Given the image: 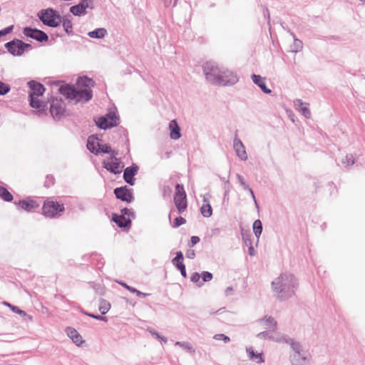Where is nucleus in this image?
Segmentation results:
<instances>
[{
  "mask_svg": "<svg viewBox=\"0 0 365 365\" xmlns=\"http://www.w3.org/2000/svg\"><path fill=\"white\" fill-rule=\"evenodd\" d=\"M87 35L91 38L102 39L108 35V31L105 28H96L88 31Z\"/></svg>",
  "mask_w": 365,
  "mask_h": 365,
  "instance_id": "c85d7f7f",
  "label": "nucleus"
},
{
  "mask_svg": "<svg viewBox=\"0 0 365 365\" xmlns=\"http://www.w3.org/2000/svg\"><path fill=\"white\" fill-rule=\"evenodd\" d=\"M23 34L26 36L34 39L39 43L47 42L48 41L47 34L37 28L26 26L23 29Z\"/></svg>",
  "mask_w": 365,
  "mask_h": 365,
  "instance_id": "f8f14e48",
  "label": "nucleus"
},
{
  "mask_svg": "<svg viewBox=\"0 0 365 365\" xmlns=\"http://www.w3.org/2000/svg\"><path fill=\"white\" fill-rule=\"evenodd\" d=\"M173 202L179 214L183 213L187 210V198L182 184L176 183Z\"/></svg>",
  "mask_w": 365,
  "mask_h": 365,
  "instance_id": "1a4fd4ad",
  "label": "nucleus"
},
{
  "mask_svg": "<svg viewBox=\"0 0 365 365\" xmlns=\"http://www.w3.org/2000/svg\"><path fill=\"white\" fill-rule=\"evenodd\" d=\"M200 278H202V280L200 281V284H198V287L203 286L205 282L211 281L213 278V274L210 272L203 271L200 274Z\"/></svg>",
  "mask_w": 365,
  "mask_h": 365,
  "instance_id": "a19ab883",
  "label": "nucleus"
},
{
  "mask_svg": "<svg viewBox=\"0 0 365 365\" xmlns=\"http://www.w3.org/2000/svg\"><path fill=\"white\" fill-rule=\"evenodd\" d=\"M119 132H120V134L123 135L125 140V144L126 145V149L128 153L130 152V145H129V139H128V131L127 129L124 128L123 127H120L118 129Z\"/></svg>",
  "mask_w": 365,
  "mask_h": 365,
  "instance_id": "3c124183",
  "label": "nucleus"
},
{
  "mask_svg": "<svg viewBox=\"0 0 365 365\" xmlns=\"http://www.w3.org/2000/svg\"><path fill=\"white\" fill-rule=\"evenodd\" d=\"M239 81L236 73L228 69L222 68L218 79V86H232Z\"/></svg>",
  "mask_w": 365,
  "mask_h": 365,
  "instance_id": "9d476101",
  "label": "nucleus"
},
{
  "mask_svg": "<svg viewBox=\"0 0 365 365\" xmlns=\"http://www.w3.org/2000/svg\"><path fill=\"white\" fill-rule=\"evenodd\" d=\"M83 260L88 261L89 260L91 262L94 263L96 262V265L97 269H101L105 264L103 258L101 255L97 252H93L91 255H84L82 256Z\"/></svg>",
  "mask_w": 365,
  "mask_h": 365,
  "instance_id": "412c9836",
  "label": "nucleus"
},
{
  "mask_svg": "<svg viewBox=\"0 0 365 365\" xmlns=\"http://www.w3.org/2000/svg\"><path fill=\"white\" fill-rule=\"evenodd\" d=\"M259 322H264L266 325L272 331H274L277 328V322L272 316H265L259 319Z\"/></svg>",
  "mask_w": 365,
  "mask_h": 365,
  "instance_id": "c9c22d12",
  "label": "nucleus"
},
{
  "mask_svg": "<svg viewBox=\"0 0 365 365\" xmlns=\"http://www.w3.org/2000/svg\"><path fill=\"white\" fill-rule=\"evenodd\" d=\"M247 354L250 360H257L258 363L264 362V356L263 352L257 353L255 351L252 346L246 347Z\"/></svg>",
  "mask_w": 365,
  "mask_h": 365,
  "instance_id": "bb28decb",
  "label": "nucleus"
},
{
  "mask_svg": "<svg viewBox=\"0 0 365 365\" xmlns=\"http://www.w3.org/2000/svg\"><path fill=\"white\" fill-rule=\"evenodd\" d=\"M190 281L198 287L200 284V274L197 272H193L190 276Z\"/></svg>",
  "mask_w": 365,
  "mask_h": 365,
  "instance_id": "bf43d9fd",
  "label": "nucleus"
},
{
  "mask_svg": "<svg viewBox=\"0 0 365 365\" xmlns=\"http://www.w3.org/2000/svg\"><path fill=\"white\" fill-rule=\"evenodd\" d=\"M65 211V207L63 203L53 201L50 198L46 199L41 207V215L50 219L58 218Z\"/></svg>",
  "mask_w": 365,
  "mask_h": 365,
  "instance_id": "39448f33",
  "label": "nucleus"
},
{
  "mask_svg": "<svg viewBox=\"0 0 365 365\" xmlns=\"http://www.w3.org/2000/svg\"><path fill=\"white\" fill-rule=\"evenodd\" d=\"M110 307L111 305L109 302L103 298L100 299L98 310L102 315H105L110 310Z\"/></svg>",
  "mask_w": 365,
  "mask_h": 365,
  "instance_id": "ea45409f",
  "label": "nucleus"
},
{
  "mask_svg": "<svg viewBox=\"0 0 365 365\" xmlns=\"http://www.w3.org/2000/svg\"><path fill=\"white\" fill-rule=\"evenodd\" d=\"M91 287L95 289L96 292L99 295H103L105 293V287L101 284L94 282H89Z\"/></svg>",
  "mask_w": 365,
  "mask_h": 365,
  "instance_id": "49530a36",
  "label": "nucleus"
},
{
  "mask_svg": "<svg viewBox=\"0 0 365 365\" xmlns=\"http://www.w3.org/2000/svg\"><path fill=\"white\" fill-rule=\"evenodd\" d=\"M37 16L42 24L51 28H57L61 25V16L53 8H47L40 10Z\"/></svg>",
  "mask_w": 365,
  "mask_h": 365,
  "instance_id": "7ed1b4c3",
  "label": "nucleus"
},
{
  "mask_svg": "<svg viewBox=\"0 0 365 365\" xmlns=\"http://www.w3.org/2000/svg\"><path fill=\"white\" fill-rule=\"evenodd\" d=\"M111 220L115 223L118 227L123 231L128 232L132 225V220L130 217H126L122 214L115 212L112 213Z\"/></svg>",
  "mask_w": 365,
  "mask_h": 365,
  "instance_id": "dca6fc26",
  "label": "nucleus"
},
{
  "mask_svg": "<svg viewBox=\"0 0 365 365\" xmlns=\"http://www.w3.org/2000/svg\"><path fill=\"white\" fill-rule=\"evenodd\" d=\"M55 181L56 180L53 175H47L45 178L43 185L45 187L49 188L55 184Z\"/></svg>",
  "mask_w": 365,
  "mask_h": 365,
  "instance_id": "603ef678",
  "label": "nucleus"
},
{
  "mask_svg": "<svg viewBox=\"0 0 365 365\" xmlns=\"http://www.w3.org/2000/svg\"><path fill=\"white\" fill-rule=\"evenodd\" d=\"M102 165L103 168L114 175L120 174L124 168V166H122L121 164L115 163L108 160H103Z\"/></svg>",
  "mask_w": 365,
  "mask_h": 365,
  "instance_id": "6ab92c4d",
  "label": "nucleus"
},
{
  "mask_svg": "<svg viewBox=\"0 0 365 365\" xmlns=\"http://www.w3.org/2000/svg\"><path fill=\"white\" fill-rule=\"evenodd\" d=\"M291 348L294 351V354L290 356H299V354H304L302 351V344L299 341H295L291 344Z\"/></svg>",
  "mask_w": 365,
  "mask_h": 365,
  "instance_id": "a18cd8bd",
  "label": "nucleus"
},
{
  "mask_svg": "<svg viewBox=\"0 0 365 365\" xmlns=\"http://www.w3.org/2000/svg\"><path fill=\"white\" fill-rule=\"evenodd\" d=\"M343 163H346L348 166L354 164V158L351 154L346 155L345 160L342 161Z\"/></svg>",
  "mask_w": 365,
  "mask_h": 365,
  "instance_id": "052dcab7",
  "label": "nucleus"
},
{
  "mask_svg": "<svg viewBox=\"0 0 365 365\" xmlns=\"http://www.w3.org/2000/svg\"><path fill=\"white\" fill-rule=\"evenodd\" d=\"M230 182H226L225 185L224 186V194L222 198V205H227L229 203V193L230 192Z\"/></svg>",
  "mask_w": 365,
  "mask_h": 365,
  "instance_id": "37998d69",
  "label": "nucleus"
},
{
  "mask_svg": "<svg viewBox=\"0 0 365 365\" xmlns=\"http://www.w3.org/2000/svg\"><path fill=\"white\" fill-rule=\"evenodd\" d=\"M288 33L293 38V43L290 46V51L292 53H298L302 51L303 48V42L296 37V35L291 30H288Z\"/></svg>",
  "mask_w": 365,
  "mask_h": 365,
  "instance_id": "cd10ccee",
  "label": "nucleus"
},
{
  "mask_svg": "<svg viewBox=\"0 0 365 365\" xmlns=\"http://www.w3.org/2000/svg\"><path fill=\"white\" fill-rule=\"evenodd\" d=\"M14 203L19 208L27 212H31L40 206L39 203L30 196L19 200V201H15Z\"/></svg>",
  "mask_w": 365,
  "mask_h": 365,
  "instance_id": "4468645a",
  "label": "nucleus"
},
{
  "mask_svg": "<svg viewBox=\"0 0 365 365\" xmlns=\"http://www.w3.org/2000/svg\"><path fill=\"white\" fill-rule=\"evenodd\" d=\"M171 212H172V210H170V213L168 215V219H169V221H170V226L173 228H178V227H180L181 225H185L186 223L185 218H184L182 216L176 217L174 219V220L172 222L171 221Z\"/></svg>",
  "mask_w": 365,
  "mask_h": 365,
  "instance_id": "4c0bfd02",
  "label": "nucleus"
},
{
  "mask_svg": "<svg viewBox=\"0 0 365 365\" xmlns=\"http://www.w3.org/2000/svg\"><path fill=\"white\" fill-rule=\"evenodd\" d=\"M7 51L14 56H21L25 52L32 49L30 43H25L19 38H14L4 44Z\"/></svg>",
  "mask_w": 365,
  "mask_h": 365,
  "instance_id": "423d86ee",
  "label": "nucleus"
},
{
  "mask_svg": "<svg viewBox=\"0 0 365 365\" xmlns=\"http://www.w3.org/2000/svg\"><path fill=\"white\" fill-rule=\"evenodd\" d=\"M28 100L29 103V106L36 109L34 113L41 116L43 114L47 115L46 110L48 109V101H43L38 99V97H33L32 95H29Z\"/></svg>",
  "mask_w": 365,
  "mask_h": 365,
  "instance_id": "ddd939ff",
  "label": "nucleus"
},
{
  "mask_svg": "<svg viewBox=\"0 0 365 365\" xmlns=\"http://www.w3.org/2000/svg\"><path fill=\"white\" fill-rule=\"evenodd\" d=\"M252 230L254 232V234L257 238V245L259 242V240L260 237V235H262V230H263V226L262 223L260 220H256L252 225Z\"/></svg>",
  "mask_w": 365,
  "mask_h": 365,
  "instance_id": "f704fd0d",
  "label": "nucleus"
},
{
  "mask_svg": "<svg viewBox=\"0 0 365 365\" xmlns=\"http://www.w3.org/2000/svg\"><path fill=\"white\" fill-rule=\"evenodd\" d=\"M63 31L68 36L74 35L73 29V23L71 21V16L70 14L65 15L61 16V19Z\"/></svg>",
  "mask_w": 365,
  "mask_h": 365,
  "instance_id": "b1692460",
  "label": "nucleus"
},
{
  "mask_svg": "<svg viewBox=\"0 0 365 365\" xmlns=\"http://www.w3.org/2000/svg\"><path fill=\"white\" fill-rule=\"evenodd\" d=\"M113 193L116 199L126 203H131L135 200L133 190L127 185L115 187L113 190Z\"/></svg>",
  "mask_w": 365,
  "mask_h": 365,
  "instance_id": "9b49d317",
  "label": "nucleus"
},
{
  "mask_svg": "<svg viewBox=\"0 0 365 365\" xmlns=\"http://www.w3.org/2000/svg\"><path fill=\"white\" fill-rule=\"evenodd\" d=\"M80 312L82 313L83 314L86 315V316H88L91 318H93V319H95L97 320V317L98 316V314H93V313H91V312H88L86 310H84L83 309L81 308L80 309Z\"/></svg>",
  "mask_w": 365,
  "mask_h": 365,
  "instance_id": "69168bd1",
  "label": "nucleus"
},
{
  "mask_svg": "<svg viewBox=\"0 0 365 365\" xmlns=\"http://www.w3.org/2000/svg\"><path fill=\"white\" fill-rule=\"evenodd\" d=\"M184 256L181 251L175 253V257L172 259L171 262L176 269L181 267L183 264Z\"/></svg>",
  "mask_w": 365,
  "mask_h": 365,
  "instance_id": "58836bf2",
  "label": "nucleus"
},
{
  "mask_svg": "<svg viewBox=\"0 0 365 365\" xmlns=\"http://www.w3.org/2000/svg\"><path fill=\"white\" fill-rule=\"evenodd\" d=\"M295 106H297L299 111H300L306 118H311V111L308 103H304L301 99H298L297 100Z\"/></svg>",
  "mask_w": 365,
  "mask_h": 365,
  "instance_id": "c756f323",
  "label": "nucleus"
},
{
  "mask_svg": "<svg viewBox=\"0 0 365 365\" xmlns=\"http://www.w3.org/2000/svg\"><path fill=\"white\" fill-rule=\"evenodd\" d=\"M203 202H206L203 204L200 207V212L204 217L208 218L212 215V207L210 202H207V199L205 196L203 198Z\"/></svg>",
  "mask_w": 365,
  "mask_h": 365,
  "instance_id": "473e14b6",
  "label": "nucleus"
},
{
  "mask_svg": "<svg viewBox=\"0 0 365 365\" xmlns=\"http://www.w3.org/2000/svg\"><path fill=\"white\" fill-rule=\"evenodd\" d=\"M257 337L259 339H268L274 341L276 340L273 335L268 331H263L259 332L257 334Z\"/></svg>",
  "mask_w": 365,
  "mask_h": 365,
  "instance_id": "864d4df0",
  "label": "nucleus"
},
{
  "mask_svg": "<svg viewBox=\"0 0 365 365\" xmlns=\"http://www.w3.org/2000/svg\"><path fill=\"white\" fill-rule=\"evenodd\" d=\"M96 81L86 75L78 76L75 85L65 83L58 88V93L68 101H74L75 104L87 103L93 97V88Z\"/></svg>",
  "mask_w": 365,
  "mask_h": 365,
  "instance_id": "f257e3e1",
  "label": "nucleus"
},
{
  "mask_svg": "<svg viewBox=\"0 0 365 365\" xmlns=\"http://www.w3.org/2000/svg\"><path fill=\"white\" fill-rule=\"evenodd\" d=\"M116 282H117L118 284L121 285L123 288H125V289H127L130 292L133 293V292L135 290V287L128 285L127 283H125V282L121 281V280L116 281Z\"/></svg>",
  "mask_w": 365,
  "mask_h": 365,
  "instance_id": "e2e57ef3",
  "label": "nucleus"
},
{
  "mask_svg": "<svg viewBox=\"0 0 365 365\" xmlns=\"http://www.w3.org/2000/svg\"><path fill=\"white\" fill-rule=\"evenodd\" d=\"M237 130L236 131L235 137L233 140V148L236 153V155L241 160L245 161L246 160H247V158H248L247 154L245 147L243 143L237 137Z\"/></svg>",
  "mask_w": 365,
  "mask_h": 365,
  "instance_id": "a211bd4d",
  "label": "nucleus"
},
{
  "mask_svg": "<svg viewBox=\"0 0 365 365\" xmlns=\"http://www.w3.org/2000/svg\"><path fill=\"white\" fill-rule=\"evenodd\" d=\"M262 8H263V15H264V17L265 19L267 20L268 24H269V22H270L269 11L267 6H263Z\"/></svg>",
  "mask_w": 365,
  "mask_h": 365,
  "instance_id": "338daca9",
  "label": "nucleus"
},
{
  "mask_svg": "<svg viewBox=\"0 0 365 365\" xmlns=\"http://www.w3.org/2000/svg\"><path fill=\"white\" fill-rule=\"evenodd\" d=\"M14 25H10L7 27L4 28L3 29H1L0 30V38L3 36H5L9 34L10 33H11L14 30Z\"/></svg>",
  "mask_w": 365,
  "mask_h": 365,
  "instance_id": "13d9d810",
  "label": "nucleus"
},
{
  "mask_svg": "<svg viewBox=\"0 0 365 365\" xmlns=\"http://www.w3.org/2000/svg\"><path fill=\"white\" fill-rule=\"evenodd\" d=\"M175 345L180 346L184 350H185L186 351L190 352V353H194L195 351L192 345L190 342H187V341H177L175 344Z\"/></svg>",
  "mask_w": 365,
  "mask_h": 365,
  "instance_id": "79ce46f5",
  "label": "nucleus"
},
{
  "mask_svg": "<svg viewBox=\"0 0 365 365\" xmlns=\"http://www.w3.org/2000/svg\"><path fill=\"white\" fill-rule=\"evenodd\" d=\"M27 85L30 89V91H29V95H32L33 97L43 96L46 91V88L44 85L35 80L29 81L27 83Z\"/></svg>",
  "mask_w": 365,
  "mask_h": 365,
  "instance_id": "f3484780",
  "label": "nucleus"
},
{
  "mask_svg": "<svg viewBox=\"0 0 365 365\" xmlns=\"http://www.w3.org/2000/svg\"><path fill=\"white\" fill-rule=\"evenodd\" d=\"M275 341L278 343H286L291 346V344L294 343L296 341L293 338H290L287 335H282L281 337L277 338Z\"/></svg>",
  "mask_w": 365,
  "mask_h": 365,
  "instance_id": "8fccbe9b",
  "label": "nucleus"
},
{
  "mask_svg": "<svg viewBox=\"0 0 365 365\" xmlns=\"http://www.w3.org/2000/svg\"><path fill=\"white\" fill-rule=\"evenodd\" d=\"M289 359L292 365H308V359L304 353L299 356H289Z\"/></svg>",
  "mask_w": 365,
  "mask_h": 365,
  "instance_id": "2f4dec72",
  "label": "nucleus"
},
{
  "mask_svg": "<svg viewBox=\"0 0 365 365\" xmlns=\"http://www.w3.org/2000/svg\"><path fill=\"white\" fill-rule=\"evenodd\" d=\"M98 151H99V154H108L109 151H110V145L109 143L100 144L97 143Z\"/></svg>",
  "mask_w": 365,
  "mask_h": 365,
  "instance_id": "09e8293b",
  "label": "nucleus"
},
{
  "mask_svg": "<svg viewBox=\"0 0 365 365\" xmlns=\"http://www.w3.org/2000/svg\"><path fill=\"white\" fill-rule=\"evenodd\" d=\"M96 126L101 130H108L118 126L120 123V116L117 113V108L108 112L95 120Z\"/></svg>",
  "mask_w": 365,
  "mask_h": 365,
  "instance_id": "20e7f679",
  "label": "nucleus"
},
{
  "mask_svg": "<svg viewBox=\"0 0 365 365\" xmlns=\"http://www.w3.org/2000/svg\"><path fill=\"white\" fill-rule=\"evenodd\" d=\"M2 304L6 306V307H9L11 309V311L12 312H14V313L16 312V311L17 310V309L19 307H17L16 305H14V304H11L10 302H9L7 301H3L2 302Z\"/></svg>",
  "mask_w": 365,
  "mask_h": 365,
  "instance_id": "0e129e2a",
  "label": "nucleus"
},
{
  "mask_svg": "<svg viewBox=\"0 0 365 365\" xmlns=\"http://www.w3.org/2000/svg\"><path fill=\"white\" fill-rule=\"evenodd\" d=\"M251 78L253 83L257 85L264 93L270 94L272 93V90L267 86L264 78H262L260 75L253 73L251 76Z\"/></svg>",
  "mask_w": 365,
  "mask_h": 365,
  "instance_id": "4be33fe9",
  "label": "nucleus"
},
{
  "mask_svg": "<svg viewBox=\"0 0 365 365\" xmlns=\"http://www.w3.org/2000/svg\"><path fill=\"white\" fill-rule=\"evenodd\" d=\"M96 140H100L96 135H91L87 139L86 148L93 155H99V151H98V146Z\"/></svg>",
  "mask_w": 365,
  "mask_h": 365,
  "instance_id": "a878e982",
  "label": "nucleus"
},
{
  "mask_svg": "<svg viewBox=\"0 0 365 365\" xmlns=\"http://www.w3.org/2000/svg\"><path fill=\"white\" fill-rule=\"evenodd\" d=\"M271 287L277 299L279 302H284L295 294L299 282L293 274L283 272L272 282Z\"/></svg>",
  "mask_w": 365,
  "mask_h": 365,
  "instance_id": "f03ea898",
  "label": "nucleus"
},
{
  "mask_svg": "<svg viewBox=\"0 0 365 365\" xmlns=\"http://www.w3.org/2000/svg\"><path fill=\"white\" fill-rule=\"evenodd\" d=\"M185 255L187 258L192 259L195 257V252L194 250L188 249L186 251Z\"/></svg>",
  "mask_w": 365,
  "mask_h": 365,
  "instance_id": "774afa93",
  "label": "nucleus"
},
{
  "mask_svg": "<svg viewBox=\"0 0 365 365\" xmlns=\"http://www.w3.org/2000/svg\"><path fill=\"white\" fill-rule=\"evenodd\" d=\"M67 336L72 340V341L78 346H82L85 343V340L83 339L81 335L78 331L71 327H68L66 329Z\"/></svg>",
  "mask_w": 365,
  "mask_h": 365,
  "instance_id": "aec40b11",
  "label": "nucleus"
},
{
  "mask_svg": "<svg viewBox=\"0 0 365 365\" xmlns=\"http://www.w3.org/2000/svg\"><path fill=\"white\" fill-rule=\"evenodd\" d=\"M222 68L214 61H206L202 65V71L206 80L212 85L217 86Z\"/></svg>",
  "mask_w": 365,
  "mask_h": 365,
  "instance_id": "6e6552de",
  "label": "nucleus"
},
{
  "mask_svg": "<svg viewBox=\"0 0 365 365\" xmlns=\"http://www.w3.org/2000/svg\"><path fill=\"white\" fill-rule=\"evenodd\" d=\"M15 314H19L21 317H23L25 320L32 321L33 317L32 316L28 314L25 311L21 309L19 307H18L17 310L16 311Z\"/></svg>",
  "mask_w": 365,
  "mask_h": 365,
  "instance_id": "6e6d98bb",
  "label": "nucleus"
},
{
  "mask_svg": "<svg viewBox=\"0 0 365 365\" xmlns=\"http://www.w3.org/2000/svg\"><path fill=\"white\" fill-rule=\"evenodd\" d=\"M11 86L0 80V96H5L11 91Z\"/></svg>",
  "mask_w": 365,
  "mask_h": 365,
  "instance_id": "de8ad7c7",
  "label": "nucleus"
},
{
  "mask_svg": "<svg viewBox=\"0 0 365 365\" xmlns=\"http://www.w3.org/2000/svg\"><path fill=\"white\" fill-rule=\"evenodd\" d=\"M240 230L245 245L246 246L252 245V235L250 229H244L242 225H240Z\"/></svg>",
  "mask_w": 365,
  "mask_h": 365,
  "instance_id": "72a5a7b5",
  "label": "nucleus"
},
{
  "mask_svg": "<svg viewBox=\"0 0 365 365\" xmlns=\"http://www.w3.org/2000/svg\"><path fill=\"white\" fill-rule=\"evenodd\" d=\"M213 339L219 341L222 340L225 343H228L230 341V338L224 334H216L214 335Z\"/></svg>",
  "mask_w": 365,
  "mask_h": 365,
  "instance_id": "4d7b16f0",
  "label": "nucleus"
},
{
  "mask_svg": "<svg viewBox=\"0 0 365 365\" xmlns=\"http://www.w3.org/2000/svg\"><path fill=\"white\" fill-rule=\"evenodd\" d=\"M48 103L50 104L49 113L53 119L55 121L61 120L65 116L66 112L62 98L51 96L48 98Z\"/></svg>",
  "mask_w": 365,
  "mask_h": 365,
  "instance_id": "0eeeda50",
  "label": "nucleus"
},
{
  "mask_svg": "<svg viewBox=\"0 0 365 365\" xmlns=\"http://www.w3.org/2000/svg\"><path fill=\"white\" fill-rule=\"evenodd\" d=\"M173 189L169 185L164 184L162 187V196L163 199H169L171 197Z\"/></svg>",
  "mask_w": 365,
  "mask_h": 365,
  "instance_id": "c03bdc74",
  "label": "nucleus"
},
{
  "mask_svg": "<svg viewBox=\"0 0 365 365\" xmlns=\"http://www.w3.org/2000/svg\"><path fill=\"white\" fill-rule=\"evenodd\" d=\"M120 214H122L124 216L127 215L128 216V217H131L133 219L135 218V213L131 208L123 207V209L120 210Z\"/></svg>",
  "mask_w": 365,
  "mask_h": 365,
  "instance_id": "5fc2aeb1",
  "label": "nucleus"
},
{
  "mask_svg": "<svg viewBox=\"0 0 365 365\" xmlns=\"http://www.w3.org/2000/svg\"><path fill=\"white\" fill-rule=\"evenodd\" d=\"M88 8H91V6L88 4L84 5L83 3H78L76 5L71 6L69 9V11L73 16L80 17L85 16L87 14L86 9Z\"/></svg>",
  "mask_w": 365,
  "mask_h": 365,
  "instance_id": "5701e85b",
  "label": "nucleus"
},
{
  "mask_svg": "<svg viewBox=\"0 0 365 365\" xmlns=\"http://www.w3.org/2000/svg\"><path fill=\"white\" fill-rule=\"evenodd\" d=\"M139 170V166L133 163L131 165L128 166L123 170V178L124 181L130 186L135 183V176Z\"/></svg>",
  "mask_w": 365,
  "mask_h": 365,
  "instance_id": "2eb2a0df",
  "label": "nucleus"
},
{
  "mask_svg": "<svg viewBox=\"0 0 365 365\" xmlns=\"http://www.w3.org/2000/svg\"><path fill=\"white\" fill-rule=\"evenodd\" d=\"M146 331L149 332L154 338L158 339L161 344H166L168 341V338L165 336L160 334L158 331H157L155 329L151 327H148Z\"/></svg>",
  "mask_w": 365,
  "mask_h": 365,
  "instance_id": "e433bc0d",
  "label": "nucleus"
},
{
  "mask_svg": "<svg viewBox=\"0 0 365 365\" xmlns=\"http://www.w3.org/2000/svg\"><path fill=\"white\" fill-rule=\"evenodd\" d=\"M170 137L173 140H178L181 137V130L176 119L169 123Z\"/></svg>",
  "mask_w": 365,
  "mask_h": 365,
  "instance_id": "393cba45",
  "label": "nucleus"
},
{
  "mask_svg": "<svg viewBox=\"0 0 365 365\" xmlns=\"http://www.w3.org/2000/svg\"><path fill=\"white\" fill-rule=\"evenodd\" d=\"M200 241V239L198 236H192L190 237V240L187 245L190 247H192L195 246Z\"/></svg>",
  "mask_w": 365,
  "mask_h": 365,
  "instance_id": "680f3d73",
  "label": "nucleus"
},
{
  "mask_svg": "<svg viewBox=\"0 0 365 365\" xmlns=\"http://www.w3.org/2000/svg\"><path fill=\"white\" fill-rule=\"evenodd\" d=\"M6 186L5 183L0 185V199L6 202H11L14 200V196Z\"/></svg>",
  "mask_w": 365,
  "mask_h": 365,
  "instance_id": "7c9ffc66",
  "label": "nucleus"
}]
</instances>
